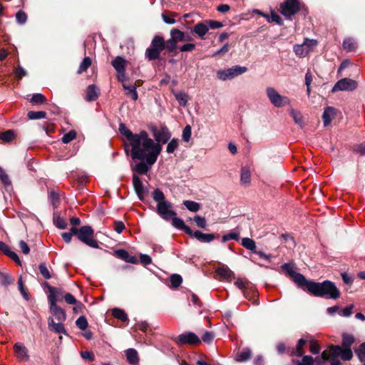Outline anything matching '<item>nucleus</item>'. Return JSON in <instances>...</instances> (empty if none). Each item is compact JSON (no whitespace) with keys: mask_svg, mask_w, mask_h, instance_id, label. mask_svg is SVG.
Returning a JSON list of instances; mask_svg holds the SVG:
<instances>
[{"mask_svg":"<svg viewBox=\"0 0 365 365\" xmlns=\"http://www.w3.org/2000/svg\"><path fill=\"white\" fill-rule=\"evenodd\" d=\"M175 98L181 106H185L188 101V96L183 92H174L173 93Z\"/></svg>","mask_w":365,"mask_h":365,"instance_id":"obj_33","label":"nucleus"},{"mask_svg":"<svg viewBox=\"0 0 365 365\" xmlns=\"http://www.w3.org/2000/svg\"><path fill=\"white\" fill-rule=\"evenodd\" d=\"M0 180L5 185L11 184L10 180L4 170L0 167Z\"/></svg>","mask_w":365,"mask_h":365,"instance_id":"obj_60","label":"nucleus"},{"mask_svg":"<svg viewBox=\"0 0 365 365\" xmlns=\"http://www.w3.org/2000/svg\"><path fill=\"white\" fill-rule=\"evenodd\" d=\"M357 83L356 81L345 78L336 82L332 88V92L339 91H353L357 88Z\"/></svg>","mask_w":365,"mask_h":365,"instance_id":"obj_10","label":"nucleus"},{"mask_svg":"<svg viewBox=\"0 0 365 365\" xmlns=\"http://www.w3.org/2000/svg\"><path fill=\"white\" fill-rule=\"evenodd\" d=\"M242 245L246 249L255 252L256 250V244L255 241L248 237H244L242 240Z\"/></svg>","mask_w":365,"mask_h":365,"instance_id":"obj_32","label":"nucleus"},{"mask_svg":"<svg viewBox=\"0 0 365 365\" xmlns=\"http://www.w3.org/2000/svg\"><path fill=\"white\" fill-rule=\"evenodd\" d=\"M63 322H55L53 318L49 317L48 319V328L51 331H53L58 334H66V331L64 326L62 324Z\"/></svg>","mask_w":365,"mask_h":365,"instance_id":"obj_15","label":"nucleus"},{"mask_svg":"<svg viewBox=\"0 0 365 365\" xmlns=\"http://www.w3.org/2000/svg\"><path fill=\"white\" fill-rule=\"evenodd\" d=\"M251 356V351L250 349H245L238 354L236 356L237 361H245L248 360Z\"/></svg>","mask_w":365,"mask_h":365,"instance_id":"obj_40","label":"nucleus"},{"mask_svg":"<svg viewBox=\"0 0 365 365\" xmlns=\"http://www.w3.org/2000/svg\"><path fill=\"white\" fill-rule=\"evenodd\" d=\"M191 137V127L190 125H186L183 129L182 138L184 141L188 142Z\"/></svg>","mask_w":365,"mask_h":365,"instance_id":"obj_54","label":"nucleus"},{"mask_svg":"<svg viewBox=\"0 0 365 365\" xmlns=\"http://www.w3.org/2000/svg\"><path fill=\"white\" fill-rule=\"evenodd\" d=\"M307 343V341L303 339H300L299 341H298V343H297V348H296V352H295V354L297 355V356H302L304 353L302 349H303V346L305 345V344Z\"/></svg>","mask_w":365,"mask_h":365,"instance_id":"obj_52","label":"nucleus"},{"mask_svg":"<svg viewBox=\"0 0 365 365\" xmlns=\"http://www.w3.org/2000/svg\"><path fill=\"white\" fill-rule=\"evenodd\" d=\"M267 20L269 22H275L279 25L282 24V20L281 17L274 12H272L271 15L269 16H267Z\"/></svg>","mask_w":365,"mask_h":365,"instance_id":"obj_56","label":"nucleus"},{"mask_svg":"<svg viewBox=\"0 0 365 365\" xmlns=\"http://www.w3.org/2000/svg\"><path fill=\"white\" fill-rule=\"evenodd\" d=\"M31 101L35 104L42 103L46 101V98L41 93H36L32 96Z\"/></svg>","mask_w":365,"mask_h":365,"instance_id":"obj_53","label":"nucleus"},{"mask_svg":"<svg viewBox=\"0 0 365 365\" xmlns=\"http://www.w3.org/2000/svg\"><path fill=\"white\" fill-rule=\"evenodd\" d=\"M353 356L352 351L350 348H343L341 358L344 361L350 360Z\"/></svg>","mask_w":365,"mask_h":365,"instance_id":"obj_49","label":"nucleus"},{"mask_svg":"<svg viewBox=\"0 0 365 365\" xmlns=\"http://www.w3.org/2000/svg\"><path fill=\"white\" fill-rule=\"evenodd\" d=\"M300 8L298 0H286L281 5V13L286 18H290L295 14Z\"/></svg>","mask_w":365,"mask_h":365,"instance_id":"obj_9","label":"nucleus"},{"mask_svg":"<svg viewBox=\"0 0 365 365\" xmlns=\"http://www.w3.org/2000/svg\"><path fill=\"white\" fill-rule=\"evenodd\" d=\"M112 65L118 73L125 71V61L121 57H117L112 61Z\"/></svg>","mask_w":365,"mask_h":365,"instance_id":"obj_27","label":"nucleus"},{"mask_svg":"<svg viewBox=\"0 0 365 365\" xmlns=\"http://www.w3.org/2000/svg\"><path fill=\"white\" fill-rule=\"evenodd\" d=\"M336 115V109L332 107H327L325 108L322 118L324 121V126H327L330 124L331 121L334 118Z\"/></svg>","mask_w":365,"mask_h":365,"instance_id":"obj_19","label":"nucleus"},{"mask_svg":"<svg viewBox=\"0 0 365 365\" xmlns=\"http://www.w3.org/2000/svg\"><path fill=\"white\" fill-rule=\"evenodd\" d=\"M112 314L115 318L120 319L123 322H125L128 320V316L123 309L115 308L113 309Z\"/></svg>","mask_w":365,"mask_h":365,"instance_id":"obj_34","label":"nucleus"},{"mask_svg":"<svg viewBox=\"0 0 365 365\" xmlns=\"http://www.w3.org/2000/svg\"><path fill=\"white\" fill-rule=\"evenodd\" d=\"M354 339L353 336L350 334H343L342 339V347L343 348H350L351 345L354 343Z\"/></svg>","mask_w":365,"mask_h":365,"instance_id":"obj_39","label":"nucleus"},{"mask_svg":"<svg viewBox=\"0 0 365 365\" xmlns=\"http://www.w3.org/2000/svg\"><path fill=\"white\" fill-rule=\"evenodd\" d=\"M133 183L138 197L143 200L146 193V190L144 189L143 185L138 175H133Z\"/></svg>","mask_w":365,"mask_h":365,"instance_id":"obj_14","label":"nucleus"},{"mask_svg":"<svg viewBox=\"0 0 365 365\" xmlns=\"http://www.w3.org/2000/svg\"><path fill=\"white\" fill-rule=\"evenodd\" d=\"M16 19L19 24H24L27 20V16L24 11H19L16 14Z\"/></svg>","mask_w":365,"mask_h":365,"instance_id":"obj_61","label":"nucleus"},{"mask_svg":"<svg viewBox=\"0 0 365 365\" xmlns=\"http://www.w3.org/2000/svg\"><path fill=\"white\" fill-rule=\"evenodd\" d=\"M247 71V68L241 66H234L231 68L220 69L216 72L217 78L222 81H230Z\"/></svg>","mask_w":365,"mask_h":365,"instance_id":"obj_3","label":"nucleus"},{"mask_svg":"<svg viewBox=\"0 0 365 365\" xmlns=\"http://www.w3.org/2000/svg\"><path fill=\"white\" fill-rule=\"evenodd\" d=\"M18 287H19V292H21V294H22L24 298L25 299L28 300L29 299V294L26 291V288L24 286V283H23L21 277H19V278L18 279Z\"/></svg>","mask_w":365,"mask_h":365,"instance_id":"obj_47","label":"nucleus"},{"mask_svg":"<svg viewBox=\"0 0 365 365\" xmlns=\"http://www.w3.org/2000/svg\"><path fill=\"white\" fill-rule=\"evenodd\" d=\"M76 326L81 330H85L88 327L87 319L85 317H80L76 322Z\"/></svg>","mask_w":365,"mask_h":365,"instance_id":"obj_48","label":"nucleus"},{"mask_svg":"<svg viewBox=\"0 0 365 365\" xmlns=\"http://www.w3.org/2000/svg\"><path fill=\"white\" fill-rule=\"evenodd\" d=\"M155 142L161 145L166 143L171 137V133L166 127H162L160 129L153 128L152 130Z\"/></svg>","mask_w":365,"mask_h":365,"instance_id":"obj_13","label":"nucleus"},{"mask_svg":"<svg viewBox=\"0 0 365 365\" xmlns=\"http://www.w3.org/2000/svg\"><path fill=\"white\" fill-rule=\"evenodd\" d=\"M153 198L157 202V205L160 204L162 202L166 201L163 192L159 190L155 189L153 192Z\"/></svg>","mask_w":365,"mask_h":365,"instance_id":"obj_37","label":"nucleus"},{"mask_svg":"<svg viewBox=\"0 0 365 365\" xmlns=\"http://www.w3.org/2000/svg\"><path fill=\"white\" fill-rule=\"evenodd\" d=\"M172 207V204L166 200L157 205V212L163 219L168 220L176 215Z\"/></svg>","mask_w":365,"mask_h":365,"instance_id":"obj_12","label":"nucleus"},{"mask_svg":"<svg viewBox=\"0 0 365 365\" xmlns=\"http://www.w3.org/2000/svg\"><path fill=\"white\" fill-rule=\"evenodd\" d=\"M343 47L347 51H351L356 48V43L354 39L348 38L344 39L343 42Z\"/></svg>","mask_w":365,"mask_h":365,"instance_id":"obj_36","label":"nucleus"},{"mask_svg":"<svg viewBox=\"0 0 365 365\" xmlns=\"http://www.w3.org/2000/svg\"><path fill=\"white\" fill-rule=\"evenodd\" d=\"M76 137V133L74 130H71L68 133L63 135L62 137V142L63 143H68L73 139H75Z\"/></svg>","mask_w":365,"mask_h":365,"instance_id":"obj_46","label":"nucleus"},{"mask_svg":"<svg viewBox=\"0 0 365 365\" xmlns=\"http://www.w3.org/2000/svg\"><path fill=\"white\" fill-rule=\"evenodd\" d=\"M317 46V40L306 38L303 43L297 44L294 46V51L298 57L303 58L313 51Z\"/></svg>","mask_w":365,"mask_h":365,"instance_id":"obj_6","label":"nucleus"},{"mask_svg":"<svg viewBox=\"0 0 365 365\" xmlns=\"http://www.w3.org/2000/svg\"><path fill=\"white\" fill-rule=\"evenodd\" d=\"M215 335L212 332L205 331L202 336V340L207 344H210L214 339Z\"/></svg>","mask_w":365,"mask_h":365,"instance_id":"obj_62","label":"nucleus"},{"mask_svg":"<svg viewBox=\"0 0 365 365\" xmlns=\"http://www.w3.org/2000/svg\"><path fill=\"white\" fill-rule=\"evenodd\" d=\"M172 224L175 227L180 230H182L185 225L183 220L180 218L176 217L175 216L173 217Z\"/></svg>","mask_w":365,"mask_h":365,"instance_id":"obj_64","label":"nucleus"},{"mask_svg":"<svg viewBox=\"0 0 365 365\" xmlns=\"http://www.w3.org/2000/svg\"><path fill=\"white\" fill-rule=\"evenodd\" d=\"M282 269L299 287H303L305 286L307 279L302 274L295 272L291 264H284L282 266Z\"/></svg>","mask_w":365,"mask_h":365,"instance_id":"obj_8","label":"nucleus"},{"mask_svg":"<svg viewBox=\"0 0 365 365\" xmlns=\"http://www.w3.org/2000/svg\"><path fill=\"white\" fill-rule=\"evenodd\" d=\"M2 252L17 264H21V261L18 255L14 252L11 251L8 245H6V249H3Z\"/></svg>","mask_w":365,"mask_h":365,"instance_id":"obj_41","label":"nucleus"},{"mask_svg":"<svg viewBox=\"0 0 365 365\" xmlns=\"http://www.w3.org/2000/svg\"><path fill=\"white\" fill-rule=\"evenodd\" d=\"M165 48V42L162 36H155L152 40L150 46L146 49V57L152 61L159 58L162 51Z\"/></svg>","mask_w":365,"mask_h":365,"instance_id":"obj_4","label":"nucleus"},{"mask_svg":"<svg viewBox=\"0 0 365 365\" xmlns=\"http://www.w3.org/2000/svg\"><path fill=\"white\" fill-rule=\"evenodd\" d=\"M94 231L90 226H83L79 229L78 238L87 245L98 248V242L93 239Z\"/></svg>","mask_w":365,"mask_h":365,"instance_id":"obj_7","label":"nucleus"},{"mask_svg":"<svg viewBox=\"0 0 365 365\" xmlns=\"http://www.w3.org/2000/svg\"><path fill=\"white\" fill-rule=\"evenodd\" d=\"M217 274L225 280H230L232 275V272L227 267H222L217 269Z\"/></svg>","mask_w":365,"mask_h":365,"instance_id":"obj_28","label":"nucleus"},{"mask_svg":"<svg viewBox=\"0 0 365 365\" xmlns=\"http://www.w3.org/2000/svg\"><path fill=\"white\" fill-rule=\"evenodd\" d=\"M14 351L16 357L21 361H26L29 359L27 349L21 343L14 345Z\"/></svg>","mask_w":365,"mask_h":365,"instance_id":"obj_17","label":"nucleus"},{"mask_svg":"<svg viewBox=\"0 0 365 365\" xmlns=\"http://www.w3.org/2000/svg\"><path fill=\"white\" fill-rule=\"evenodd\" d=\"M193 237L202 242H211L215 240V235L214 234L202 233L199 230H196L193 232Z\"/></svg>","mask_w":365,"mask_h":365,"instance_id":"obj_20","label":"nucleus"},{"mask_svg":"<svg viewBox=\"0 0 365 365\" xmlns=\"http://www.w3.org/2000/svg\"><path fill=\"white\" fill-rule=\"evenodd\" d=\"M39 270L41 274L45 279H48L51 277L48 269L44 264H41L39 265Z\"/></svg>","mask_w":365,"mask_h":365,"instance_id":"obj_63","label":"nucleus"},{"mask_svg":"<svg viewBox=\"0 0 365 365\" xmlns=\"http://www.w3.org/2000/svg\"><path fill=\"white\" fill-rule=\"evenodd\" d=\"M99 89L94 85H91L86 91V100L92 101L96 100L98 96Z\"/></svg>","mask_w":365,"mask_h":365,"instance_id":"obj_25","label":"nucleus"},{"mask_svg":"<svg viewBox=\"0 0 365 365\" xmlns=\"http://www.w3.org/2000/svg\"><path fill=\"white\" fill-rule=\"evenodd\" d=\"M266 93L270 103L274 107H284L289 106L291 103V101L289 97L279 94V93L272 87H267Z\"/></svg>","mask_w":365,"mask_h":365,"instance_id":"obj_5","label":"nucleus"},{"mask_svg":"<svg viewBox=\"0 0 365 365\" xmlns=\"http://www.w3.org/2000/svg\"><path fill=\"white\" fill-rule=\"evenodd\" d=\"M133 160H139L133 170L140 175L146 174L156 163L162 150V145L150 138L148 133L141 130L130 145Z\"/></svg>","mask_w":365,"mask_h":365,"instance_id":"obj_1","label":"nucleus"},{"mask_svg":"<svg viewBox=\"0 0 365 365\" xmlns=\"http://www.w3.org/2000/svg\"><path fill=\"white\" fill-rule=\"evenodd\" d=\"M51 313L56 317L58 322H64L66 320L65 312L58 307L57 305H53L50 307Z\"/></svg>","mask_w":365,"mask_h":365,"instance_id":"obj_23","label":"nucleus"},{"mask_svg":"<svg viewBox=\"0 0 365 365\" xmlns=\"http://www.w3.org/2000/svg\"><path fill=\"white\" fill-rule=\"evenodd\" d=\"M356 354L361 361H365V343L360 345L359 349L356 350Z\"/></svg>","mask_w":365,"mask_h":365,"instance_id":"obj_57","label":"nucleus"},{"mask_svg":"<svg viewBox=\"0 0 365 365\" xmlns=\"http://www.w3.org/2000/svg\"><path fill=\"white\" fill-rule=\"evenodd\" d=\"M125 356L128 361L133 365H138L139 359L138 352L134 349H128L125 351Z\"/></svg>","mask_w":365,"mask_h":365,"instance_id":"obj_22","label":"nucleus"},{"mask_svg":"<svg viewBox=\"0 0 365 365\" xmlns=\"http://www.w3.org/2000/svg\"><path fill=\"white\" fill-rule=\"evenodd\" d=\"M314 361H316L319 364H321V359L319 357H317L315 359H313L312 356H304L302 358V361H299L297 365H313Z\"/></svg>","mask_w":365,"mask_h":365,"instance_id":"obj_31","label":"nucleus"},{"mask_svg":"<svg viewBox=\"0 0 365 365\" xmlns=\"http://www.w3.org/2000/svg\"><path fill=\"white\" fill-rule=\"evenodd\" d=\"M178 147V140L177 139L173 138L171 140L167 147H166V152L168 153H173Z\"/></svg>","mask_w":365,"mask_h":365,"instance_id":"obj_44","label":"nucleus"},{"mask_svg":"<svg viewBox=\"0 0 365 365\" xmlns=\"http://www.w3.org/2000/svg\"><path fill=\"white\" fill-rule=\"evenodd\" d=\"M183 205L186 207L187 210L192 212H197L200 208V205L199 203L191 200L183 201Z\"/></svg>","mask_w":365,"mask_h":365,"instance_id":"obj_35","label":"nucleus"},{"mask_svg":"<svg viewBox=\"0 0 365 365\" xmlns=\"http://www.w3.org/2000/svg\"><path fill=\"white\" fill-rule=\"evenodd\" d=\"M170 36L177 43L180 41H188L189 38L185 37V34L177 29H173L170 31Z\"/></svg>","mask_w":365,"mask_h":365,"instance_id":"obj_24","label":"nucleus"},{"mask_svg":"<svg viewBox=\"0 0 365 365\" xmlns=\"http://www.w3.org/2000/svg\"><path fill=\"white\" fill-rule=\"evenodd\" d=\"M120 133L126 138L127 140L130 145L137 136V133H133L124 124H120L119 126Z\"/></svg>","mask_w":365,"mask_h":365,"instance_id":"obj_21","label":"nucleus"},{"mask_svg":"<svg viewBox=\"0 0 365 365\" xmlns=\"http://www.w3.org/2000/svg\"><path fill=\"white\" fill-rule=\"evenodd\" d=\"M209 31V26L206 22L197 23L193 28L192 32L200 38L203 39Z\"/></svg>","mask_w":365,"mask_h":365,"instance_id":"obj_18","label":"nucleus"},{"mask_svg":"<svg viewBox=\"0 0 365 365\" xmlns=\"http://www.w3.org/2000/svg\"><path fill=\"white\" fill-rule=\"evenodd\" d=\"M170 282L173 287H178L182 283V277L178 274H173L170 277Z\"/></svg>","mask_w":365,"mask_h":365,"instance_id":"obj_55","label":"nucleus"},{"mask_svg":"<svg viewBox=\"0 0 365 365\" xmlns=\"http://www.w3.org/2000/svg\"><path fill=\"white\" fill-rule=\"evenodd\" d=\"M27 115L31 120L41 119L46 118V113L45 111H29Z\"/></svg>","mask_w":365,"mask_h":365,"instance_id":"obj_38","label":"nucleus"},{"mask_svg":"<svg viewBox=\"0 0 365 365\" xmlns=\"http://www.w3.org/2000/svg\"><path fill=\"white\" fill-rule=\"evenodd\" d=\"M309 349L313 354H319L320 351V346L317 341H311L309 342Z\"/></svg>","mask_w":365,"mask_h":365,"instance_id":"obj_51","label":"nucleus"},{"mask_svg":"<svg viewBox=\"0 0 365 365\" xmlns=\"http://www.w3.org/2000/svg\"><path fill=\"white\" fill-rule=\"evenodd\" d=\"M91 65V59L89 57H86L81 63L78 73H81L87 70V68Z\"/></svg>","mask_w":365,"mask_h":365,"instance_id":"obj_42","label":"nucleus"},{"mask_svg":"<svg viewBox=\"0 0 365 365\" xmlns=\"http://www.w3.org/2000/svg\"><path fill=\"white\" fill-rule=\"evenodd\" d=\"M176 341L179 345H196L201 342V339L193 332H185L180 334Z\"/></svg>","mask_w":365,"mask_h":365,"instance_id":"obj_11","label":"nucleus"},{"mask_svg":"<svg viewBox=\"0 0 365 365\" xmlns=\"http://www.w3.org/2000/svg\"><path fill=\"white\" fill-rule=\"evenodd\" d=\"M115 255L128 263L137 264L138 262V259L135 256L130 255L129 253L124 250H118L115 251Z\"/></svg>","mask_w":365,"mask_h":365,"instance_id":"obj_16","label":"nucleus"},{"mask_svg":"<svg viewBox=\"0 0 365 365\" xmlns=\"http://www.w3.org/2000/svg\"><path fill=\"white\" fill-rule=\"evenodd\" d=\"M240 181L244 185H249L251 181V173L247 168H242L241 170Z\"/></svg>","mask_w":365,"mask_h":365,"instance_id":"obj_29","label":"nucleus"},{"mask_svg":"<svg viewBox=\"0 0 365 365\" xmlns=\"http://www.w3.org/2000/svg\"><path fill=\"white\" fill-rule=\"evenodd\" d=\"M311 294L317 297L336 299L340 297V292L335 284L329 280L315 282L307 280L305 286Z\"/></svg>","mask_w":365,"mask_h":365,"instance_id":"obj_2","label":"nucleus"},{"mask_svg":"<svg viewBox=\"0 0 365 365\" xmlns=\"http://www.w3.org/2000/svg\"><path fill=\"white\" fill-rule=\"evenodd\" d=\"M289 113L293 120H294V122L302 127L304 123L303 116L302 113L299 111L294 110L293 108L289 110Z\"/></svg>","mask_w":365,"mask_h":365,"instance_id":"obj_30","label":"nucleus"},{"mask_svg":"<svg viewBox=\"0 0 365 365\" xmlns=\"http://www.w3.org/2000/svg\"><path fill=\"white\" fill-rule=\"evenodd\" d=\"M123 88L126 91V95L128 96L132 100L136 101L138 98L136 88L135 86L123 83Z\"/></svg>","mask_w":365,"mask_h":365,"instance_id":"obj_26","label":"nucleus"},{"mask_svg":"<svg viewBox=\"0 0 365 365\" xmlns=\"http://www.w3.org/2000/svg\"><path fill=\"white\" fill-rule=\"evenodd\" d=\"M194 221L198 227H200V228L206 227L207 222H206V220L205 217L197 215L194 217Z\"/></svg>","mask_w":365,"mask_h":365,"instance_id":"obj_59","label":"nucleus"},{"mask_svg":"<svg viewBox=\"0 0 365 365\" xmlns=\"http://www.w3.org/2000/svg\"><path fill=\"white\" fill-rule=\"evenodd\" d=\"M0 138L4 142H10L14 138V133L12 130H6L0 134Z\"/></svg>","mask_w":365,"mask_h":365,"instance_id":"obj_43","label":"nucleus"},{"mask_svg":"<svg viewBox=\"0 0 365 365\" xmlns=\"http://www.w3.org/2000/svg\"><path fill=\"white\" fill-rule=\"evenodd\" d=\"M342 349H343V347H341L339 346H333V345L331 346L330 351H331V358H337L339 356H341Z\"/></svg>","mask_w":365,"mask_h":365,"instance_id":"obj_45","label":"nucleus"},{"mask_svg":"<svg viewBox=\"0 0 365 365\" xmlns=\"http://www.w3.org/2000/svg\"><path fill=\"white\" fill-rule=\"evenodd\" d=\"M165 48L169 52H173L177 48V43L173 38H170L165 42Z\"/></svg>","mask_w":365,"mask_h":365,"instance_id":"obj_58","label":"nucleus"},{"mask_svg":"<svg viewBox=\"0 0 365 365\" xmlns=\"http://www.w3.org/2000/svg\"><path fill=\"white\" fill-rule=\"evenodd\" d=\"M14 279L8 274H0V283L3 285H8L13 283Z\"/></svg>","mask_w":365,"mask_h":365,"instance_id":"obj_50","label":"nucleus"}]
</instances>
